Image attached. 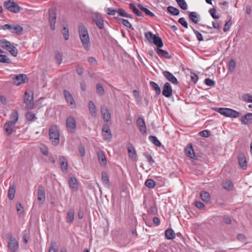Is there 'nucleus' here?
I'll return each mask as SVG.
<instances>
[{
  "instance_id": "423d86ee",
  "label": "nucleus",
  "mask_w": 252,
  "mask_h": 252,
  "mask_svg": "<svg viewBox=\"0 0 252 252\" xmlns=\"http://www.w3.org/2000/svg\"><path fill=\"white\" fill-rule=\"evenodd\" d=\"M92 19L98 29L101 30L104 28V19L100 13L97 12L92 13Z\"/></svg>"
},
{
  "instance_id": "bf43d9fd",
  "label": "nucleus",
  "mask_w": 252,
  "mask_h": 252,
  "mask_svg": "<svg viewBox=\"0 0 252 252\" xmlns=\"http://www.w3.org/2000/svg\"><path fill=\"white\" fill-rule=\"evenodd\" d=\"M204 82L206 85L210 87H213L215 85V81L209 78L205 79L204 80Z\"/></svg>"
},
{
  "instance_id": "79ce46f5",
  "label": "nucleus",
  "mask_w": 252,
  "mask_h": 252,
  "mask_svg": "<svg viewBox=\"0 0 252 252\" xmlns=\"http://www.w3.org/2000/svg\"><path fill=\"white\" fill-rule=\"evenodd\" d=\"M15 188L14 186H10L8 191V196L10 200H12L15 196Z\"/></svg>"
},
{
  "instance_id": "aec40b11",
  "label": "nucleus",
  "mask_w": 252,
  "mask_h": 252,
  "mask_svg": "<svg viewBox=\"0 0 252 252\" xmlns=\"http://www.w3.org/2000/svg\"><path fill=\"white\" fill-rule=\"evenodd\" d=\"M69 186L70 189L74 191L78 189V184L76 179L73 177H70L68 178Z\"/></svg>"
},
{
  "instance_id": "cd10ccee",
  "label": "nucleus",
  "mask_w": 252,
  "mask_h": 252,
  "mask_svg": "<svg viewBox=\"0 0 252 252\" xmlns=\"http://www.w3.org/2000/svg\"><path fill=\"white\" fill-rule=\"evenodd\" d=\"M174 239H176V240H174V242L179 244L182 246L185 243L184 238L182 234L179 232L177 233L176 235L174 233Z\"/></svg>"
},
{
  "instance_id": "5701e85b",
  "label": "nucleus",
  "mask_w": 252,
  "mask_h": 252,
  "mask_svg": "<svg viewBox=\"0 0 252 252\" xmlns=\"http://www.w3.org/2000/svg\"><path fill=\"white\" fill-rule=\"evenodd\" d=\"M238 161L241 168L244 170L246 169L247 167V162L246 158L244 155L241 154L239 155Z\"/></svg>"
},
{
  "instance_id": "338daca9",
  "label": "nucleus",
  "mask_w": 252,
  "mask_h": 252,
  "mask_svg": "<svg viewBox=\"0 0 252 252\" xmlns=\"http://www.w3.org/2000/svg\"><path fill=\"white\" fill-rule=\"evenodd\" d=\"M190 78L191 81L195 84H196L198 81V76L194 73H190Z\"/></svg>"
},
{
  "instance_id": "2f4dec72",
  "label": "nucleus",
  "mask_w": 252,
  "mask_h": 252,
  "mask_svg": "<svg viewBox=\"0 0 252 252\" xmlns=\"http://www.w3.org/2000/svg\"><path fill=\"white\" fill-rule=\"evenodd\" d=\"M200 197L204 202H209L211 199L209 193L206 191H202L200 192Z\"/></svg>"
},
{
  "instance_id": "603ef678",
  "label": "nucleus",
  "mask_w": 252,
  "mask_h": 252,
  "mask_svg": "<svg viewBox=\"0 0 252 252\" xmlns=\"http://www.w3.org/2000/svg\"><path fill=\"white\" fill-rule=\"evenodd\" d=\"M145 185L146 187L152 189L154 188L156 184V182L152 179H148L146 181Z\"/></svg>"
},
{
  "instance_id": "6e6d98bb",
  "label": "nucleus",
  "mask_w": 252,
  "mask_h": 252,
  "mask_svg": "<svg viewBox=\"0 0 252 252\" xmlns=\"http://www.w3.org/2000/svg\"><path fill=\"white\" fill-rule=\"evenodd\" d=\"M101 179L104 184H109V180L107 176V173L103 171L101 172Z\"/></svg>"
},
{
  "instance_id": "39448f33",
  "label": "nucleus",
  "mask_w": 252,
  "mask_h": 252,
  "mask_svg": "<svg viewBox=\"0 0 252 252\" xmlns=\"http://www.w3.org/2000/svg\"><path fill=\"white\" fill-rule=\"evenodd\" d=\"M3 5L6 9L13 13H18L20 10L19 5L12 0L4 1Z\"/></svg>"
},
{
  "instance_id": "4d7b16f0",
  "label": "nucleus",
  "mask_w": 252,
  "mask_h": 252,
  "mask_svg": "<svg viewBox=\"0 0 252 252\" xmlns=\"http://www.w3.org/2000/svg\"><path fill=\"white\" fill-rule=\"evenodd\" d=\"M209 12L212 18L214 19H218L219 18V16L217 15L216 14V10L215 8H211L209 10Z\"/></svg>"
},
{
  "instance_id": "de8ad7c7",
  "label": "nucleus",
  "mask_w": 252,
  "mask_h": 252,
  "mask_svg": "<svg viewBox=\"0 0 252 252\" xmlns=\"http://www.w3.org/2000/svg\"><path fill=\"white\" fill-rule=\"evenodd\" d=\"M162 73L168 81L173 83V74L167 71H163Z\"/></svg>"
},
{
  "instance_id": "680f3d73",
  "label": "nucleus",
  "mask_w": 252,
  "mask_h": 252,
  "mask_svg": "<svg viewBox=\"0 0 252 252\" xmlns=\"http://www.w3.org/2000/svg\"><path fill=\"white\" fill-rule=\"evenodd\" d=\"M231 24H232V23L231 21V19H230L227 22H226L225 24L223 29V31L224 32H227L228 31H229L230 28V27L231 26Z\"/></svg>"
},
{
  "instance_id": "1a4fd4ad",
  "label": "nucleus",
  "mask_w": 252,
  "mask_h": 252,
  "mask_svg": "<svg viewBox=\"0 0 252 252\" xmlns=\"http://www.w3.org/2000/svg\"><path fill=\"white\" fill-rule=\"evenodd\" d=\"M66 126L69 132L73 133L75 132L76 128V122L73 117L70 116L66 119Z\"/></svg>"
},
{
  "instance_id": "20e7f679",
  "label": "nucleus",
  "mask_w": 252,
  "mask_h": 252,
  "mask_svg": "<svg viewBox=\"0 0 252 252\" xmlns=\"http://www.w3.org/2000/svg\"><path fill=\"white\" fill-rule=\"evenodd\" d=\"M145 37L150 43H153L157 47H162L163 42L158 35L154 34L151 32H148L145 33Z\"/></svg>"
},
{
  "instance_id": "6e6552de",
  "label": "nucleus",
  "mask_w": 252,
  "mask_h": 252,
  "mask_svg": "<svg viewBox=\"0 0 252 252\" xmlns=\"http://www.w3.org/2000/svg\"><path fill=\"white\" fill-rule=\"evenodd\" d=\"M24 103L26 104V109H32L34 107L33 93L31 94L26 92L24 96Z\"/></svg>"
},
{
  "instance_id": "72a5a7b5",
  "label": "nucleus",
  "mask_w": 252,
  "mask_h": 252,
  "mask_svg": "<svg viewBox=\"0 0 252 252\" xmlns=\"http://www.w3.org/2000/svg\"><path fill=\"white\" fill-rule=\"evenodd\" d=\"M236 65V63L235 60L234 59L231 58L230 60V61L229 62V64H228V70L229 72H233L235 69Z\"/></svg>"
},
{
  "instance_id": "f8f14e48",
  "label": "nucleus",
  "mask_w": 252,
  "mask_h": 252,
  "mask_svg": "<svg viewBox=\"0 0 252 252\" xmlns=\"http://www.w3.org/2000/svg\"><path fill=\"white\" fill-rule=\"evenodd\" d=\"M101 113L104 121L107 123L111 121V114L109 110L106 105H103L101 106Z\"/></svg>"
},
{
  "instance_id": "58836bf2",
  "label": "nucleus",
  "mask_w": 252,
  "mask_h": 252,
  "mask_svg": "<svg viewBox=\"0 0 252 252\" xmlns=\"http://www.w3.org/2000/svg\"><path fill=\"white\" fill-rule=\"evenodd\" d=\"M150 86L153 88V89L156 92L157 95H159L161 93V89L160 87L158 86V84L153 81H151L150 82Z\"/></svg>"
},
{
  "instance_id": "0e129e2a",
  "label": "nucleus",
  "mask_w": 252,
  "mask_h": 252,
  "mask_svg": "<svg viewBox=\"0 0 252 252\" xmlns=\"http://www.w3.org/2000/svg\"><path fill=\"white\" fill-rule=\"evenodd\" d=\"M13 57H16L18 54L17 48H6Z\"/></svg>"
},
{
  "instance_id": "774afa93",
  "label": "nucleus",
  "mask_w": 252,
  "mask_h": 252,
  "mask_svg": "<svg viewBox=\"0 0 252 252\" xmlns=\"http://www.w3.org/2000/svg\"><path fill=\"white\" fill-rule=\"evenodd\" d=\"M106 11L107 14L109 15H115L117 12V10L111 8H107Z\"/></svg>"
},
{
  "instance_id": "3c124183",
  "label": "nucleus",
  "mask_w": 252,
  "mask_h": 252,
  "mask_svg": "<svg viewBox=\"0 0 252 252\" xmlns=\"http://www.w3.org/2000/svg\"><path fill=\"white\" fill-rule=\"evenodd\" d=\"M156 49L158 54L160 57H164L167 58H168V53L167 51L163 50L161 49L160 48H156Z\"/></svg>"
},
{
  "instance_id": "6ab92c4d",
  "label": "nucleus",
  "mask_w": 252,
  "mask_h": 252,
  "mask_svg": "<svg viewBox=\"0 0 252 252\" xmlns=\"http://www.w3.org/2000/svg\"><path fill=\"white\" fill-rule=\"evenodd\" d=\"M63 95L67 103L69 104V105L71 106H75V101L69 92L66 90H64Z\"/></svg>"
},
{
  "instance_id": "bb28decb",
  "label": "nucleus",
  "mask_w": 252,
  "mask_h": 252,
  "mask_svg": "<svg viewBox=\"0 0 252 252\" xmlns=\"http://www.w3.org/2000/svg\"><path fill=\"white\" fill-rule=\"evenodd\" d=\"M98 159L100 164L101 166H105L107 163L105 156L103 152H100L97 153Z\"/></svg>"
},
{
  "instance_id": "f03ea898",
  "label": "nucleus",
  "mask_w": 252,
  "mask_h": 252,
  "mask_svg": "<svg viewBox=\"0 0 252 252\" xmlns=\"http://www.w3.org/2000/svg\"><path fill=\"white\" fill-rule=\"evenodd\" d=\"M49 139L55 146L60 143V130L56 125H52L49 129Z\"/></svg>"
},
{
  "instance_id": "09e8293b",
  "label": "nucleus",
  "mask_w": 252,
  "mask_h": 252,
  "mask_svg": "<svg viewBox=\"0 0 252 252\" xmlns=\"http://www.w3.org/2000/svg\"><path fill=\"white\" fill-rule=\"evenodd\" d=\"M62 33L63 35V38L67 40L69 39V30L67 27H64L62 30Z\"/></svg>"
},
{
  "instance_id": "412c9836",
  "label": "nucleus",
  "mask_w": 252,
  "mask_h": 252,
  "mask_svg": "<svg viewBox=\"0 0 252 252\" xmlns=\"http://www.w3.org/2000/svg\"><path fill=\"white\" fill-rule=\"evenodd\" d=\"M60 165L63 172H66L68 170V162L66 158L63 156H61L59 158Z\"/></svg>"
},
{
  "instance_id": "a878e982",
  "label": "nucleus",
  "mask_w": 252,
  "mask_h": 252,
  "mask_svg": "<svg viewBox=\"0 0 252 252\" xmlns=\"http://www.w3.org/2000/svg\"><path fill=\"white\" fill-rule=\"evenodd\" d=\"M75 212L74 210H69L67 216H66V222L69 224L72 223L73 222L74 219Z\"/></svg>"
},
{
  "instance_id": "49530a36",
  "label": "nucleus",
  "mask_w": 252,
  "mask_h": 252,
  "mask_svg": "<svg viewBox=\"0 0 252 252\" xmlns=\"http://www.w3.org/2000/svg\"><path fill=\"white\" fill-rule=\"evenodd\" d=\"M180 7L186 10L188 9V4L185 0H175Z\"/></svg>"
},
{
  "instance_id": "69168bd1",
  "label": "nucleus",
  "mask_w": 252,
  "mask_h": 252,
  "mask_svg": "<svg viewBox=\"0 0 252 252\" xmlns=\"http://www.w3.org/2000/svg\"><path fill=\"white\" fill-rule=\"evenodd\" d=\"M117 13L122 17H126L127 13L123 8H119L117 10Z\"/></svg>"
},
{
  "instance_id": "393cba45",
  "label": "nucleus",
  "mask_w": 252,
  "mask_h": 252,
  "mask_svg": "<svg viewBox=\"0 0 252 252\" xmlns=\"http://www.w3.org/2000/svg\"><path fill=\"white\" fill-rule=\"evenodd\" d=\"M127 150L129 154V157L132 159H136V152L133 146L128 143L127 145Z\"/></svg>"
},
{
  "instance_id": "8fccbe9b",
  "label": "nucleus",
  "mask_w": 252,
  "mask_h": 252,
  "mask_svg": "<svg viewBox=\"0 0 252 252\" xmlns=\"http://www.w3.org/2000/svg\"><path fill=\"white\" fill-rule=\"evenodd\" d=\"M49 252H58V248L56 242H52L49 249Z\"/></svg>"
},
{
  "instance_id": "052dcab7",
  "label": "nucleus",
  "mask_w": 252,
  "mask_h": 252,
  "mask_svg": "<svg viewBox=\"0 0 252 252\" xmlns=\"http://www.w3.org/2000/svg\"><path fill=\"white\" fill-rule=\"evenodd\" d=\"M178 22L186 29L188 28V24L184 18H180L178 20Z\"/></svg>"
},
{
  "instance_id": "4c0bfd02",
  "label": "nucleus",
  "mask_w": 252,
  "mask_h": 252,
  "mask_svg": "<svg viewBox=\"0 0 252 252\" xmlns=\"http://www.w3.org/2000/svg\"><path fill=\"white\" fill-rule=\"evenodd\" d=\"M4 52L0 48V63H10V60L7 56L5 55H2Z\"/></svg>"
},
{
  "instance_id": "473e14b6",
  "label": "nucleus",
  "mask_w": 252,
  "mask_h": 252,
  "mask_svg": "<svg viewBox=\"0 0 252 252\" xmlns=\"http://www.w3.org/2000/svg\"><path fill=\"white\" fill-rule=\"evenodd\" d=\"M185 153L188 157L191 158H194L195 155L194 151L192 148L191 145H190V146L185 150Z\"/></svg>"
},
{
  "instance_id": "9d476101",
  "label": "nucleus",
  "mask_w": 252,
  "mask_h": 252,
  "mask_svg": "<svg viewBox=\"0 0 252 252\" xmlns=\"http://www.w3.org/2000/svg\"><path fill=\"white\" fill-rule=\"evenodd\" d=\"M56 13L54 9H50L49 10V21L50 28L52 30L55 29V24L56 23Z\"/></svg>"
},
{
  "instance_id": "864d4df0",
  "label": "nucleus",
  "mask_w": 252,
  "mask_h": 252,
  "mask_svg": "<svg viewBox=\"0 0 252 252\" xmlns=\"http://www.w3.org/2000/svg\"><path fill=\"white\" fill-rule=\"evenodd\" d=\"M104 89L103 86L100 84H96V93L100 95H102L104 94Z\"/></svg>"
},
{
  "instance_id": "0eeeda50",
  "label": "nucleus",
  "mask_w": 252,
  "mask_h": 252,
  "mask_svg": "<svg viewBox=\"0 0 252 252\" xmlns=\"http://www.w3.org/2000/svg\"><path fill=\"white\" fill-rule=\"evenodd\" d=\"M3 30H9L12 33L20 34L23 30V28L18 24H5L2 26Z\"/></svg>"
},
{
  "instance_id": "a19ab883",
  "label": "nucleus",
  "mask_w": 252,
  "mask_h": 252,
  "mask_svg": "<svg viewBox=\"0 0 252 252\" xmlns=\"http://www.w3.org/2000/svg\"><path fill=\"white\" fill-rule=\"evenodd\" d=\"M223 188L227 190H231L233 188V184L230 180H226L222 183Z\"/></svg>"
},
{
  "instance_id": "b1692460",
  "label": "nucleus",
  "mask_w": 252,
  "mask_h": 252,
  "mask_svg": "<svg viewBox=\"0 0 252 252\" xmlns=\"http://www.w3.org/2000/svg\"><path fill=\"white\" fill-rule=\"evenodd\" d=\"M10 120L8 121L13 123V124L15 125L19 119V114L17 110H12V112L10 115Z\"/></svg>"
},
{
  "instance_id": "ea45409f",
  "label": "nucleus",
  "mask_w": 252,
  "mask_h": 252,
  "mask_svg": "<svg viewBox=\"0 0 252 252\" xmlns=\"http://www.w3.org/2000/svg\"><path fill=\"white\" fill-rule=\"evenodd\" d=\"M25 117L28 121H33L37 118L35 117V114L32 112H28L25 114Z\"/></svg>"
},
{
  "instance_id": "a211bd4d",
  "label": "nucleus",
  "mask_w": 252,
  "mask_h": 252,
  "mask_svg": "<svg viewBox=\"0 0 252 252\" xmlns=\"http://www.w3.org/2000/svg\"><path fill=\"white\" fill-rule=\"evenodd\" d=\"M136 125L139 130L142 132L143 134H146V126L143 119L141 117L137 118L136 120Z\"/></svg>"
},
{
  "instance_id": "2eb2a0df",
  "label": "nucleus",
  "mask_w": 252,
  "mask_h": 252,
  "mask_svg": "<svg viewBox=\"0 0 252 252\" xmlns=\"http://www.w3.org/2000/svg\"><path fill=\"white\" fill-rule=\"evenodd\" d=\"M15 125L9 121H7L4 124L3 128L7 135H10L15 131Z\"/></svg>"
},
{
  "instance_id": "f704fd0d",
  "label": "nucleus",
  "mask_w": 252,
  "mask_h": 252,
  "mask_svg": "<svg viewBox=\"0 0 252 252\" xmlns=\"http://www.w3.org/2000/svg\"><path fill=\"white\" fill-rule=\"evenodd\" d=\"M89 109L90 113L93 116H95L96 113V109L94 103L90 100L89 102Z\"/></svg>"
},
{
  "instance_id": "c756f323",
  "label": "nucleus",
  "mask_w": 252,
  "mask_h": 252,
  "mask_svg": "<svg viewBox=\"0 0 252 252\" xmlns=\"http://www.w3.org/2000/svg\"><path fill=\"white\" fill-rule=\"evenodd\" d=\"M129 8L132 10L133 13H134L136 16L139 17H143V15L142 13L139 11L135 5L132 3L129 4Z\"/></svg>"
},
{
  "instance_id": "4be33fe9",
  "label": "nucleus",
  "mask_w": 252,
  "mask_h": 252,
  "mask_svg": "<svg viewBox=\"0 0 252 252\" xmlns=\"http://www.w3.org/2000/svg\"><path fill=\"white\" fill-rule=\"evenodd\" d=\"M188 16L189 19L194 24H197L199 21L200 16L196 12H190Z\"/></svg>"
},
{
  "instance_id": "a18cd8bd",
  "label": "nucleus",
  "mask_w": 252,
  "mask_h": 252,
  "mask_svg": "<svg viewBox=\"0 0 252 252\" xmlns=\"http://www.w3.org/2000/svg\"><path fill=\"white\" fill-rule=\"evenodd\" d=\"M165 237L168 240L173 239V230L171 228H168L165 231Z\"/></svg>"
},
{
  "instance_id": "9b49d317",
  "label": "nucleus",
  "mask_w": 252,
  "mask_h": 252,
  "mask_svg": "<svg viewBox=\"0 0 252 252\" xmlns=\"http://www.w3.org/2000/svg\"><path fill=\"white\" fill-rule=\"evenodd\" d=\"M19 244L15 238L10 237L9 239L8 248L10 252H16L18 249Z\"/></svg>"
},
{
  "instance_id": "f3484780",
  "label": "nucleus",
  "mask_w": 252,
  "mask_h": 252,
  "mask_svg": "<svg viewBox=\"0 0 252 252\" xmlns=\"http://www.w3.org/2000/svg\"><path fill=\"white\" fill-rule=\"evenodd\" d=\"M162 94L166 97H169L172 94V89L170 84L168 82H166L163 86Z\"/></svg>"
},
{
  "instance_id": "c03bdc74",
  "label": "nucleus",
  "mask_w": 252,
  "mask_h": 252,
  "mask_svg": "<svg viewBox=\"0 0 252 252\" xmlns=\"http://www.w3.org/2000/svg\"><path fill=\"white\" fill-rule=\"evenodd\" d=\"M138 7L140 8V10H141L142 11L144 12L145 13V14H147V15H149L151 17H155V14L153 12H152L148 8L143 6L142 5L139 4Z\"/></svg>"
},
{
  "instance_id": "37998d69",
  "label": "nucleus",
  "mask_w": 252,
  "mask_h": 252,
  "mask_svg": "<svg viewBox=\"0 0 252 252\" xmlns=\"http://www.w3.org/2000/svg\"><path fill=\"white\" fill-rule=\"evenodd\" d=\"M63 54L62 53L58 52V51L55 52V59L56 61V63L60 65L63 60Z\"/></svg>"
},
{
  "instance_id": "13d9d810",
  "label": "nucleus",
  "mask_w": 252,
  "mask_h": 252,
  "mask_svg": "<svg viewBox=\"0 0 252 252\" xmlns=\"http://www.w3.org/2000/svg\"><path fill=\"white\" fill-rule=\"evenodd\" d=\"M243 99L247 102H252V95L249 94H244Z\"/></svg>"
},
{
  "instance_id": "c85d7f7f",
  "label": "nucleus",
  "mask_w": 252,
  "mask_h": 252,
  "mask_svg": "<svg viewBox=\"0 0 252 252\" xmlns=\"http://www.w3.org/2000/svg\"><path fill=\"white\" fill-rule=\"evenodd\" d=\"M240 120L243 124H248L250 121L252 120V113H247L245 115L241 117Z\"/></svg>"
},
{
  "instance_id": "7ed1b4c3",
  "label": "nucleus",
  "mask_w": 252,
  "mask_h": 252,
  "mask_svg": "<svg viewBox=\"0 0 252 252\" xmlns=\"http://www.w3.org/2000/svg\"><path fill=\"white\" fill-rule=\"evenodd\" d=\"M216 111L221 115L231 118H236L240 116V113L233 109L228 108H218Z\"/></svg>"
},
{
  "instance_id": "e433bc0d",
  "label": "nucleus",
  "mask_w": 252,
  "mask_h": 252,
  "mask_svg": "<svg viewBox=\"0 0 252 252\" xmlns=\"http://www.w3.org/2000/svg\"><path fill=\"white\" fill-rule=\"evenodd\" d=\"M149 139L155 146L157 147H160L161 146L160 142L156 136L150 135L149 136Z\"/></svg>"
},
{
  "instance_id": "ddd939ff",
  "label": "nucleus",
  "mask_w": 252,
  "mask_h": 252,
  "mask_svg": "<svg viewBox=\"0 0 252 252\" xmlns=\"http://www.w3.org/2000/svg\"><path fill=\"white\" fill-rule=\"evenodd\" d=\"M102 135L105 139L110 141L112 138L111 131L108 124H104L102 128Z\"/></svg>"
},
{
  "instance_id": "f257e3e1",
  "label": "nucleus",
  "mask_w": 252,
  "mask_h": 252,
  "mask_svg": "<svg viewBox=\"0 0 252 252\" xmlns=\"http://www.w3.org/2000/svg\"><path fill=\"white\" fill-rule=\"evenodd\" d=\"M78 32L81 41L84 46H88L90 43L87 28L82 23L78 25Z\"/></svg>"
},
{
  "instance_id": "7c9ffc66",
  "label": "nucleus",
  "mask_w": 252,
  "mask_h": 252,
  "mask_svg": "<svg viewBox=\"0 0 252 252\" xmlns=\"http://www.w3.org/2000/svg\"><path fill=\"white\" fill-rule=\"evenodd\" d=\"M115 19H117L120 23H122L124 26L127 28L133 29L132 25L129 22V21L126 19H122L119 17H115Z\"/></svg>"
},
{
  "instance_id": "4468645a",
  "label": "nucleus",
  "mask_w": 252,
  "mask_h": 252,
  "mask_svg": "<svg viewBox=\"0 0 252 252\" xmlns=\"http://www.w3.org/2000/svg\"><path fill=\"white\" fill-rule=\"evenodd\" d=\"M37 199L40 204H43L45 201V190L44 188L40 185L38 187L37 191Z\"/></svg>"
},
{
  "instance_id": "e2e57ef3",
  "label": "nucleus",
  "mask_w": 252,
  "mask_h": 252,
  "mask_svg": "<svg viewBox=\"0 0 252 252\" xmlns=\"http://www.w3.org/2000/svg\"><path fill=\"white\" fill-rule=\"evenodd\" d=\"M79 153L80 154V156L81 157H84L85 155V146L82 145V144H81L79 145Z\"/></svg>"
},
{
  "instance_id": "dca6fc26",
  "label": "nucleus",
  "mask_w": 252,
  "mask_h": 252,
  "mask_svg": "<svg viewBox=\"0 0 252 252\" xmlns=\"http://www.w3.org/2000/svg\"><path fill=\"white\" fill-rule=\"evenodd\" d=\"M27 78L26 74H21L15 75L13 77V83L17 86H19L25 83V79Z\"/></svg>"
},
{
  "instance_id": "c9c22d12",
  "label": "nucleus",
  "mask_w": 252,
  "mask_h": 252,
  "mask_svg": "<svg viewBox=\"0 0 252 252\" xmlns=\"http://www.w3.org/2000/svg\"><path fill=\"white\" fill-rule=\"evenodd\" d=\"M0 47H15L14 45L6 39H0Z\"/></svg>"
},
{
  "instance_id": "5fc2aeb1",
  "label": "nucleus",
  "mask_w": 252,
  "mask_h": 252,
  "mask_svg": "<svg viewBox=\"0 0 252 252\" xmlns=\"http://www.w3.org/2000/svg\"><path fill=\"white\" fill-rule=\"evenodd\" d=\"M16 209L18 214L19 216H21L24 214L23 207L21 203H18L16 205Z\"/></svg>"
}]
</instances>
